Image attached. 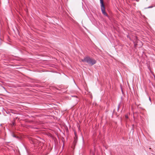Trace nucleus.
Returning <instances> with one entry per match:
<instances>
[{"mask_svg": "<svg viewBox=\"0 0 155 155\" xmlns=\"http://www.w3.org/2000/svg\"><path fill=\"white\" fill-rule=\"evenodd\" d=\"M134 113H133V114H134Z\"/></svg>", "mask_w": 155, "mask_h": 155, "instance_id": "9d476101", "label": "nucleus"}, {"mask_svg": "<svg viewBox=\"0 0 155 155\" xmlns=\"http://www.w3.org/2000/svg\"><path fill=\"white\" fill-rule=\"evenodd\" d=\"M81 61L83 62H87L91 66L94 64L96 63V60L88 56L85 57L84 59H81Z\"/></svg>", "mask_w": 155, "mask_h": 155, "instance_id": "f257e3e1", "label": "nucleus"}, {"mask_svg": "<svg viewBox=\"0 0 155 155\" xmlns=\"http://www.w3.org/2000/svg\"><path fill=\"white\" fill-rule=\"evenodd\" d=\"M13 125H14V124L13 123Z\"/></svg>", "mask_w": 155, "mask_h": 155, "instance_id": "f8f14e48", "label": "nucleus"}, {"mask_svg": "<svg viewBox=\"0 0 155 155\" xmlns=\"http://www.w3.org/2000/svg\"><path fill=\"white\" fill-rule=\"evenodd\" d=\"M77 137H78L77 136H76V137L75 136V137L74 138V141L76 142V140L77 139Z\"/></svg>", "mask_w": 155, "mask_h": 155, "instance_id": "20e7f679", "label": "nucleus"}, {"mask_svg": "<svg viewBox=\"0 0 155 155\" xmlns=\"http://www.w3.org/2000/svg\"><path fill=\"white\" fill-rule=\"evenodd\" d=\"M100 1L101 4V9L102 13L105 16L108 17V15L105 11V8L104 3L103 0H100Z\"/></svg>", "mask_w": 155, "mask_h": 155, "instance_id": "f03ea898", "label": "nucleus"}, {"mask_svg": "<svg viewBox=\"0 0 155 155\" xmlns=\"http://www.w3.org/2000/svg\"><path fill=\"white\" fill-rule=\"evenodd\" d=\"M74 134H75V137H76V136H77V135H76V132H74Z\"/></svg>", "mask_w": 155, "mask_h": 155, "instance_id": "0eeeda50", "label": "nucleus"}, {"mask_svg": "<svg viewBox=\"0 0 155 155\" xmlns=\"http://www.w3.org/2000/svg\"><path fill=\"white\" fill-rule=\"evenodd\" d=\"M125 117L126 118H128V116L127 115H125Z\"/></svg>", "mask_w": 155, "mask_h": 155, "instance_id": "6e6552de", "label": "nucleus"}, {"mask_svg": "<svg viewBox=\"0 0 155 155\" xmlns=\"http://www.w3.org/2000/svg\"><path fill=\"white\" fill-rule=\"evenodd\" d=\"M13 136L15 137L18 138V137H17L16 135H15L14 134H13Z\"/></svg>", "mask_w": 155, "mask_h": 155, "instance_id": "39448f33", "label": "nucleus"}, {"mask_svg": "<svg viewBox=\"0 0 155 155\" xmlns=\"http://www.w3.org/2000/svg\"><path fill=\"white\" fill-rule=\"evenodd\" d=\"M149 100H150V97H149Z\"/></svg>", "mask_w": 155, "mask_h": 155, "instance_id": "9b49d317", "label": "nucleus"}, {"mask_svg": "<svg viewBox=\"0 0 155 155\" xmlns=\"http://www.w3.org/2000/svg\"><path fill=\"white\" fill-rule=\"evenodd\" d=\"M153 7V6H151L148 7L147 8H152Z\"/></svg>", "mask_w": 155, "mask_h": 155, "instance_id": "423d86ee", "label": "nucleus"}, {"mask_svg": "<svg viewBox=\"0 0 155 155\" xmlns=\"http://www.w3.org/2000/svg\"><path fill=\"white\" fill-rule=\"evenodd\" d=\"M140 43V46H141L143 44H142V43L139 40H137V38L136 37V46L138 45V43Z\"/></svg>", "mask_w": 155, "mask_h": 155, "instance_id": "7ed1b4c3", "label": "nucleus"}, {"mask_svg": "<svg viewBox=\"0 0 155 155\" xmlns=\"http://www.w3.org/2000/svg\"><path fill=\"white\" fill-rule=\"evenodd\" d=\"M134 46H136V44H134Z\"/></svg>", "mask_w": 155, "mask_h": 155, "instance_id": "1a4fd4ad", "label": "nucleus"}]
</instances>
